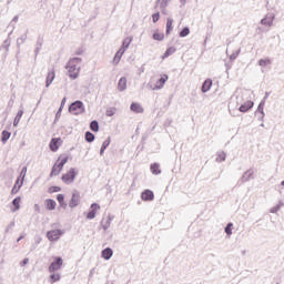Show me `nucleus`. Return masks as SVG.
<instances>
[{"label": "nucleus", "instance_id": "f257e3e1", "mask_svg": "<svg viewBox=\"0 0 284 284\" xmlns=\"http://www.w3.org/2000/svg\"><path fill=\"white\" fill-rule=\"evenodd\" d=\"M68 161H70V155H68V153L60 154L51 169L50 178L52 179L53 176H59V174L63 172V168Z\"/></svg>", "mask_w": 284, "mask_h": 284}, {"label": "nucleus", "instance_id": "f03ea898", "mask_svg": "<svg viewBox=\"0 0 284 284\" xmlns=\"http://www.w3.org/2000/svg\"><path fill=\"white\" fill-rule=\"evenodd\" d=\"M81 63V58H72L68 63V72L71 79H77L79 77V72L81 68L79 67Z\"/></svg>", "mask_w": 284, "mask_h": 284}, {"label": "nucleus", "instance_id": "7ed1b4c3", "mask_svg": "<svg viewBox=\"0 0 284 284\" xmlns=\"http://www.w3.org/2000/svg\"><path fill=\"white\" fill-rule=\"evenodd\" d=\"M169 79L168 74H162L159 79H152L149 85L151 90H161Z\"/></svg>", "mask_w": 284, "mask_h": 284}, {"label": "nucleus", "instance_id": "20e7f679", "mask_svg": "<svg viewBox=\"0 0 284 284\" xmlns=\"http://www.w3.org/2000/svg\"><path fill=\"white\" fill-rule=\"evenodd\" d=\"M74 179H77V169L74 168L69 169L61 176V181L65 183V185H70L71 183H74Z\"/></svg>", "mask_w": 284, "mask_h": 284}, {"label": "nucleus", "instance_id": "39448f33", "mask_svg": "<svg viewBox=\"0 0 284 284\" xmlns=\"http://www.w3.org/2000/svg\"><path fill=\"white\" fill-rule=\"evenodd\" d=\"M61 267H63V258L54 257L53 262L49 266V272L50 274H54L58 270H61Z\"/></svg>", "mask_w": 284, "mask_h": 284}, {"label": "nucleus", "instance_id": "423d86ee", "mask_svg": "<svg viewBox=\"0 0 284 284\" xmlns=\"http://www.w3.org/2000/svg\"><path fill=\"white\" fill-rule=\"evenodd\" d=\"M69 112L71 114H83V102L81 101H75L69 106Z\"/></svg>", "mask_w": 284, "mask_h": 284}, {"label": "nucleus", "instance_id": "0eeeda50", "mask_svg": "<svg viewBox=\"0 0 284 284\" xmlns=\"http://www.w3.org/2000/svg\"><path fill=\"white\" fill-rule=\"evenodd\" d=\"M81 203V194L79 192H73L71 200L69 201V207H77Z\"/></svg>", "mask_w": 284, "mask_h": 284}, {"label": "nucleus", "instance_id": "6e6552de", "mask_svg": "<svg viewBox=\"0 0 284 284\" xmlns=\"http://www.w3.org/2000/svg\"><path fill=\"white\" fill-rule=\"evenodd\" d=\"M62 143H63V140H61V138H53L49 143V148L51 152H57V150L61 148Z\"/></svg>", "mask_w": 284, "mask_h": 284}, {"label": "nucleus", "instance_id": "1a4fd4ad", "mask_svg": "<svg viewBox=\"0 0 284 284\" xmlns=\"http://www.w3.org/2000/svg\"><path fill=\"white\" fill-rule=\"evenodd\" d=\"M62 234L63 232L61 230L49 231L47 233V239H49V241H59Z\"/></svg>", "mask_w": 284, "mask_h": 284}, {"label": "nucleus", "instance_id": "9d476101", "mask_svg": "<svg viewBox=\"0 0 284 284\" xmlns=\"http://www.w3.org/2000/svg\"><path fill=\"white\" fill-rule=\"evenodd\" d=\"M99 210H101V205H99L98 203L91 204V211H89V213L87 214V219L89 220L95 219Z\"/></svg>", "mask_w": 284, "mask_h": 284}, {"label": "nucleus", "instance_id": "9b49d317", "mask_svg": "<svg viewBox=\"0 0 284 284\" xmlns=\"http://www.w3.org/2000/svg\"><path fill=\"white\" fill-rule=\"evenodd\" d=\"M141 199L142 201H154V192H152L151 190H145L144 192H142Z\"/></svg>", "mask_w": 284, "mask_h": 284}, {"label": "nucleus", "instance_id": "f8f14e48", "mask_svg": "<svg viewBox=\"0 0 284 284\" xmlns=\"http://www.w3.org/2000/svg\"><path fill=\"white\" fill-rule=\"evenodd\" d=\"M132 112H135V114H143L144 110L143 106L140 103L133 102L130 106Z\"/></svg>", "mask_w": 284, "mask_h": 284}, {"label": "nucleus", "instance_id": "ddd939ff", "mask_svg": "<svg viewBox=\"0 0 284 284\" xmlns=\"http://www.w3.org/2000/svg\"><path fill=\"white\" fill-rule=\"evenodd\" d=\"M254 108V102L246 101L240 106V112H247L248 110H252Z\"/></svg>", "mask_w": 284, "mask_h": 284}, {"label": "nucleus", "instance_id": "4468645a", "mask_svg": "<svg viewBox=\"0 0 284 284\" xmlns=\"http://www.w3.org/2000/svg\"><path fill=\"white\" fill-rule=\"evenodd\" d=\"M44 205L49 211L57 210V202L52 199H47L44 201Z\"/></svg>", "mask_w": 284, "mask_h": 284}, {"label": "nucleus", "instance_id": "2eb2a0df", "mask_svg": "<svg viewBox=\"0 0 284 284\" xmlns=\"http://www.w3.org/2000/svg\"><path fill=\"white\" fill-rule=\"evenodd\" d=\"M112 254H114L112 248L106 247L102 251V258H104L105 261H110V258H112Z\"/></svg>", "mask_w": 284, "mask_h": 284}, {"label": "nucleus", "instance_id": "dca6fc26", "mask_svg": "<svg viewBox=\"0 0 284 284\" xmlns=\"http://www.w3.org/2000/svg\"><path fill=\"white\" fill-rule=\"evenodd\" d=\"M54 77H55L54 70L48 72L47 81H45L47 88H50V85H52V81H54Z\"/></svg>", "mask_w": 284, "mask_h": 284}, {"label": "nucleus", "instance_id": "f3484780", "mask_svg": "<svg viewBox=\"0 0 284 284\" xmlns=\"http://www.w3.org/2000/svg\"><path fill=\"white\" fill-rule=\"evenodd\" d=\"M125 88H128V79L121 78V79L119 80V83H118V90H119L120 92H123V91L125 90Z\"/></svg>", "mask_w": 284, "mask_h": 284}, {"label": "nucleus", "instance_id": "a211bd4d", "mask_svg": "<svg viewBox=\"0 0 284 284\" xmlns=\"http://www.w3.org/2000/svg\"><path fill=\"white\" fill-rule=\"evenodd\" d=\"M123 54H125V49L124 48H120V50L115 53V57L113 59V63H119V61H121V57H123Z\"/></svg>", "mask_w": 284, "mask_h": 284}, {"label": "nucleus", "instance_id": "6ab92c4d", "mask_svg": "<svg viewBox=\"0 0 284 284\" xmlns=\"http://www.w3.org/2000/svg\"><path fill=\"white\" fill-rule=\"evenodd\" d=\"M174 30V20L172 18H168L166 20V34H170Z\"/></svg>", "mask_w": 284, "mask_h": 284}, {"label": "nucleus", "instance_id": "aec40b11", "mask_svg": "<svg viewBox=\"0 0 284 284\" xmlns=\"http://www.w3.org/2000/svg\"><path fill=\"white\" fill-rule=\"evenodd\" d=\"M150 170L152 174H155V175L161 174V165L159 163L151 164Z\"/></svg>", "mask_w": 284, "mask_h": 284}, {"label": "nucleus", "instance_id": "412c9836", "mask_svg": "<svg viewBox=\"0 0 284 284\" xmlns=\"http://www.w3.org/2000/svg\"><path fill=\"white\" fill-rule=\"evenodd\" d=\"M57 201H58L60 207H68V204L65 203V195L58 194L57 195Z\"/></svg>", "mask_w": 284, "mask_h": 284}, {"label": "nucleus", "instance_id": "4be33fe9", "mask_svg": "<svg viewBox=\"0 0 284 284\" xmlns=\"http://www.w3.org/2000/svg\"><path fill=\"white\" fill-rule=\"evenodd\" d=\"M153 39L154 41H163V39H165V34L163 32H160L159 30H155L153 32Z\"/></svg>", "mask_w": 284, "mask_h": 284}, {"label": "nucleus", "instance_id": "5701e85b", "mask_svg": "<svg viewBox=\"0 0 284 284\" xmlns=\"http://www.w3.org/2000/svg\"><path fill=\"white\" fill-rule=\"evenodd\" d=\"M210 88H212V80L207 79L202 85V92H209Z\"/></svg>", "mask_w": 284, "mask_h": 284}, {"label": "nucleus", "instance_id": "b1692460", "mask_svg": "<svg viewBox=\"0 0 284 284\" xmlns=\"http://www.w3.org/2000/svg\"><path fill=\"white\" fill-rule=\"evenodd\" d=\"M12 205L14 206V209L12 210V212H17V210H20L21 207V197H16L13 201H12Z\"/></svg>", "mask_w": 284, "mask_h": 284}, {"label": "nucleus", "instance_id": "393cba45", "mask_svg": "<svg viewBox=\"0 0 284 284\" xmlns=\"http://www.w3.org/2000/svg\"><path fill=\"white\" fill-rule=\"evenodd\" d=\"M175 52H176V48L171 47V48L166 49L162 59H168V57H171V54H174Z\"/></svg>", "mask_w": 284, "mask_h": 284}, {"label": "nucleus", "instance_id": "a878e982", "mask_svg": "<svg viewBox=\"0 0 284 284\" xmlns=\"http://www.w3.org/2000/svg\"><path fill=\"white\" fill-rule=\"evenodd\" d=\"M21 185H23V182H21V184H19V179H18L14 186L11 190V194H17L19 192V190H21Z\"/></svg>", "mask_w": 284, "mask_h": 284}, {"label": "nucleus", "instance_id": "bb28decb", "mask_svg": "<svg viewBox=\"0 0 284 284\" xmlns=\"http://www.w3.org/2000/svg\"><path fill=\"white\" fill-rule=\"evenodd\" d=\"M90 130H92V132H98L99 131V122L97 120H93L90 123Z\"/></svg>", "mask_w": 284, "mask_h": 284}, {"label": "nucleus", "instance_id": "cd10ccee", "mask_svg": "<svg viewBox=\"0 0 284 284\" xmlns=\"http://www.w3.org/2000/svg\"><path fill=\"white\" fill-rule=\"evenodd\" d=\"M130 43H132V38H126L123 40V43H122V47L124 49V52H125V49L126 48H130Z\"/></svg>", "mask_w": 284, "mask_h": 284}, {"label": "nucleus", "instance_id": "c85d7f7f", "mask_svg": "<svg viewBox=\"0 0 284 284\" xmlns=\"http://www.w3.org/2000/svg\"><path fill=\"white\" fill-rule=\"evenodd\" d=\"M270 63H272V60H270L268 58L261 59L258 61V65H262L263 68H265V65H270Z\"/></svg>", "mask_w": 284, "mask_h": 284}, {"label": "nucleus", "instance_id": "c756f323", "mask_svg": "<svg viewBox=\"0 0 284 284\" xmlns=\"http://www.w3.org/2000/svg\"><path fill=\"white\" fill-rule=\"evenodd\" d=\"M261 23H262V26L270 27V26H272L273 20H272V18L266 17V18L262 19Z\"/></svg>", "mask_w": 284, "mask_h": 284}, {"label": "nucleus", "instance_id": "7c9ffc66", "mask_svg": "<svg viewBox=\"0 0 284 284\" xmlns=\"http://www.w3.org/2000/svg\"><path fill=\"white\" fill-rule=\"evenodd\" d=\"M85 141H87L88 143H92V141H94V135L92 134V132L88 131V132L85 133Z\"/></svg>", "mask_w": 284, "mask_h": 284}, {"label": "nucleus", "instance_id": "2f4dec72", "mask_svg": "<svg viewBox=\"0 0 284 284\" xmlns=\"http://www.w3.org/2000/svg\"><path fill=\"white\" fill-rule=\"evenodd\" d=\"M49 194H54L57 192H61V186H50L48 189Z\"/></svg>", "mask_w": 284, "mask_h": 284}, {"label": "nucleus", "instance_id": "473e14b6", "mask_svg": "<svg viewBox=\"0 0 284 284\" xmlns=\"http://www.w3.org/2000/svg\"><path fill=\"white\" fill-rule=\"evenodd\" d=\"M11 133L8 131H2V143H6L10 139Z\"/></svg>", "mask_w": 284, "mask_h": 284}, {"label": "nucleus", "instance_id": "72a5a7b5", "mask_svg": "<svg viewBox=\"0 0 284 284\" xmlns=\"http://www.w3.org/2000/svg\"><path fill=\"white\" fill-rule=\"evenodd\" d=\"M50 278H51L52 283H57V281L61 280V275H59V273H53L50 275Z\"/></svg>", "mask_w": 284, "mask_h": 284}, {"label": "nucleus", "instance_id": "f704fd0d", "mask_svg": "<svg viewBox=\"0 0 284 284\" xmlns=\"http://www.w3.org/2000/svg\"><path fill=\"white\" fill-rule=\"evenodd\" d=\"M234 224L229 223L225 227V233L227 234V236H232V227Z\"/></svg>", "mask_w": 284, "mask_h": 284}, {"label": "nucleus", "instance_id": "c9c22d12", "mask_svg": "<svg viewBox=\"0 0 284 284\" xmlns=\"http://www.w3.org/2000/svg\"><path fill=\"white\" fill-rule=\"evenodd\" d=\"M108 145H110V141H104L101 146L100 154H103V152H105V150L108 149Z\"/></svg>", "mask_w": 284, "mask_h": 284}, {"label": "nucleus", "instance_id": "e433bc0d", "mask_svg": "<svg viewBox=\"0 0 284 284\" xmlns=\"http://www.w3.org/2000/svg\"><path fill=\"white\" fill-rule=\"evenodd\" d=\"M190 34V28L185 27L181 32L180 37H187Z\"/></svg>", "mask_w": 284, "mask_h": 284}, {"label": "nucleus", "instance_id": "4c0bfd02", "mask_svg": "<svg viewBox=\"0 0 284 284\" xmlns=\"http://www.w3.org/2000/svg\"><path fill=\"white\" fill-rule=\"evenodd\" d=\"M115 113H116V109L114 108L106 110V116H114Z\"/></svg>", "mask_w": 284, "mask_h": 284}, {"label": "nucleus", "instance_id": "58836bf2", "mask_svg": "<svg viewBox=\"0 0 284 284\" xmlns=\"http://www.w3.org/2000/svg\"><path fill=\"white\" fill-rule=\"evenodd\" d=\"M161 19V14L159 12L152 14V21L153 23H156Z\"/></svg>", "mask_w": 284, "mask_h": 284}, {"label": "nucleus", "instance_id": "ea45409f", "mask_svg": "<svg viewBox=\"0 0 284 284\" xmlns=\"http://www.w3.org/2000/svg\"><path fill=\"white\" fill-rule=\"evenodd\" d=\"M28 263H30V260H29V258H24V260L20 263V265H21L22 267H26V265H28Z\"/></svg>", "mask_w": 284, "mask_h": 284}, {"label": "nucleus", "instance_id": "a19ab883", "mask_svg": "<svg viewBox=\"0 0 284 284\" xmlns=\"http://www.w3.org/2000/svg\"><path fill=\"white\" fill-rule=\"evenodd\" d=\"M64 105H65V98L62 99V101H61V105H60L59 112L63 111Z\"/></svg>", "mask_w": 284, "mask_h": 284}, {"label": "nucleus", "instance_id": "79ce46f5", "mask_svg": "<svg viewBox=\"0 0 284 284\" xmlns=\"http://www.w3.org/2000/svg\"><path fill=\"white\" fill-rule=\"evenodd\" d=\"M23 116V111H19L17 114V119H21Z\"/></svg>", "mask_w": 284, "mask_h": 284}, {"label": "nucleus", "instance_id": "37998d69", "mask_svg": "<svg viewBox=\"0 0 284 284\" xmlns=\"http://www.w3.org/2000/svg\"><path fill=\"white\" fill-rule=\"evenodd\" d=\"M19 121H21V119L16 118V119H14V122H13V125H17V123H19Z\"/></svg>", "mask_w": 284, "mask_h": 284}, {"label": "nucleus", "instance_id": "c03bdc74", "mask_svg": "<svg viewBox=\"0 0 284 284\" xmlns=\"http://www.w3.org/2000/svg\"><path fill=\"white\" fill-rule=\"evenodd\" d=\"M110 225V222H108L106 226H103L104 230H108V226Z\"/></svg>", "mask_w": 284, "mask_h": 284}, {"label": "nucleus", "instance_id": "a18cd8bd", "mask_svg": "<svg viewBox=\"0 0 284 284\" xmlns=\"http://www.w3.org/2000/svg\"><path fill=\"white\" fill-rule=\"evenodd\" d=\"M22 172H28V168H24V169L22 170Z\"/></svg>", "mask_w": 284, "mask_h": 284}, {"label": "nucleus", "instance_id": "49530a36", "mask_svg": "<svg viewBox=\"0 0 284 284\" xmlns=\"http://www.w3.org/2000/svg\"><path fill=\"white\" fill-rule=\"evenodd\" d=\"M23 239V236H20L19 239H18V243H19V241H21Z\"/></svg>", "mask_w": 284, "mask_h": 284}, {"label": "nucleus", "instance_id": "de8ad7c7", "mask_svg": "<svg viewBox=\"0 0 284 284\" xmlns=\"http://www.w3.org/2000/svg\"><path fill=\"white\" fill-rule=\"evenodd\" d=\"M59 114H61V112L58 111L57 115L59 116Z\"/></svg>", "mask_w": 284, "mask_h": 284}, {"label": "nucleus", "instance_id": "09e8293b", "mask_svg": "<svg viewBox=\"0 0 284 284\" xmlns=\"http://www.w3.org/2000/svg\"><path fill=\"white\" fill-rule=\"evenodd\" d=\"M282 185H284V181H282Z\"/></svg>", "mask_w": 284, "mask_h": 284}, {"label": "nucleus", "instance_id": "8fccbe9b", "mask_svg": "<svg viewBox=\"0 0 284 284\" xmlns=\"http://www.w3.org/2000/svg\"><path fill=\"white\" fill-rule=\"evenodd\" d=\"M180 1H182V2H183V1H185V0H180Z\"/></svg>", "mask_w": 284, "mask_h": 284}]
</instances>
